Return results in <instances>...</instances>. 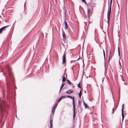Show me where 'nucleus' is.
<instances>
[{"mask_svg": "<svg viewBox=\"0 0 128 128\" xmlns=\"http://www.w3.org/2000/svg\"><path fill=\"white\" fill-rule=\"evenodd\" d=\"M67 82L68 84H71V82L68 80H67Z\"/></svg>", "mask_w": 128, "mask_h": 128, "instance_id": "2eb2a0df", "label": "nucleus"}, {"mask_svg": "<svg viewBox=\"0 0 128 128\" xmlns=\"http://www.w3.org/2000/svg\"><path fill=\"white\" fill-rule=\"evenodd\" d=\"M50 128H52V124H50Z\"/></svg>", "mask_w": 128, "mask_h": 128, "instance_id": "7c9ffc66", "label": "nucleus"}, {"mask_svg": "<svg viewBox=\"0 0 128 128\" xmlns=\"http://www.w3.org/2000/svg\"><path fill=\"white\" fill-rule=\"evenodd\" d=\"M57 106L56 104H55L54 106L53 107V108H54L55 109H56V107Z\"/></svg>", "mask_w": 128, "mask_h": 128, "instance_id": "412c9836", "label": "nucleus"}, {"mask_svg": "<svg viewBox=\"0 0 128 128\" xmlns=\"http://www.w3.org/2000/svg\"><path fill=\"white\" fill-rule=\"evenodd\" d=\"M62 36L63 38V39L64 40H65L66 39L65 34L64 32H63Z\"/></svg>", "mask_w": 128, "mask_h": 128, "instance_id": "9b49d317", "label": "nucleus"}, {"mask_svg": "<svg viewBox=\"0 0 128 128\" xmlns=\"http://www.w3.org/2000/svg\"><path fill=\"white\" fill-rule=\"evenodd\" d=\"M122 80H123V81H124V79H122Z\"/></svg>", "mask_w": 128, "mask_h": 128, "instance_id": "c9c22d12", "label": "nucleus"}, {"mask_svg": "<svg viewBox=\"0 0 128 128\" xmlns=\"http://www.w3.org/2000/svg\"><path fill=\"white\" fill-rule=\"evenodd\" d=\"M110 14H107L108 21L107 22L108 24V25L109 24L110 18Z\"/></svg>", "mask_w": 128, "mask_h": 128, "instance_id": "0eeeda50", "label": "nucleus"}, {"mask_svg": "<svg viewBox=\"0 0 128 128\" xmlns=\"http://www.w3.org/2000/svg\"><path fill=\"white\" fill-rule=\"evenodd\" d=\"M64 83H62V85L60 87V91L61 90V89H62V88H63V87L64 85Z\"/></svg>", "mask_w": 128, "mask_h": 128, "instance_id": "f8f14e48", "label": "nucleus"}, {"mask_svg": "<svg viewBox=\"0 0 128 128\" xmlns=\"http://www.w3.org/2000/svg\"><path fill=\"white\" fill-rule=\"evenodd\" d=\"M3 117V116H2V118H1V121L2 122V118Z\"/></svg>", "mask_w": 128, "mask_h": 128, "instance_id": "2f4dec72", "label": "nucleus"}, {"mask_svg": "<svg viewBox=\"0 0 128 128\" xmlns=\"http://www.w3.org/2000/svg\"><path fill=\"white\" fill-rule=\"evenodd\" d=\"M9 75L11 77H12V73L10 72V71H9Z\"/></svg>", "mask_w": 128, "mask_h": 128, "instance_id": "a211bd4d", "label": "nucleus"}, {"mask_svg": "<svg viewBox=\"0 0 128 128\" xmlns=\"http://www.w3.org/2000/svg\"><path fill=\"white\" fill-rule=\"evenodd\" d=\"M103 54H104V59H105V53L104 52V50H103Z\"/></svg>", "mask_w": 128, "mask_h": 128, "instance_id": "393cba45", "label": "nucleus"}, {"mask_svg": "<svg viewBox=\"0 0 128 128\" xmlns=\"http://www.w3.org/2000/svg\"><path fill=\"white\" fill-rule=\"evenodd\" d=\"M60 98H61V99H62L63 98H66V96H62Z\"/></svg>", "mask_w": 128, "mask_h": 128, "instance_id": "6ab92c4d", "label": "nucleus"}, {"mask_svg": "<svg viewBox=\"0 0 128 128\" xmlns=\"http://www.w3.org/2000/svg\"><path fill=\"white\" fill-rule=\"evenodd\" d=\"M82 1L84 2L85 3H86V2L85 1V0H82Z\"/></svg>", "mask_w": 128, "mask_h": 128, "instance_id": "cd10ccee", "label": "nucleus"}, {"mask_svg": "<svg viewBox=\"0 0 128 128\" xmlns=\"http://www.w3.org/2000/svg\"><path fill=\"white\" fill-rule=\"evenodd\" d=\"M113 55H109V61L110 60H111L112 58V56Z\"/></svg>", "mask_w": 128, "mask_h": 128, "instance_id": "f3484780", "label": "nucleus"}, {"mask_svg": "<svg viewBox=\"0 0 128 128\" xmlns=\"http://www.w3.org/2000/svg\"><path fill=\"white\" fill-rule=\"evenodd\" d=\"M74 90L72 89L70 90H67L66 92V93L68 94H70L73 92Z\"/></svg>", "mask_w": 128, "mask_h": 128, "instance_id": "20e7f679", "label": "nucleus"}, {"mask_svg": "<svg viewBox=\"0 0 128 128\" xmlns=\"http://www.w3.org/2000/svg\"><path fill=\"white\" fill-rule=\"evenodd\" d=\"M116 110V109H115V110H114V108H113L112 109V114H114V111H115Z\"/></svg>", "mask_w": 128, "mask_h": 128, "instance_id": "a878e982", "label": "nucleus"}, {"mask_svg": "<svg viewBox=\"0 0 128 128\" xmlns=\"http://www.w3.org/2000/svg\"><path fill=\"white\" fill-rule=\"evenodd\" d=\"M79 96L80 97V98L81 96V91H80L79 94Z\"/></svg>", "mask_w": 128, "mask_h": 128, "instance_id": "aec40b11", "label": "nucleus"}, {"mask_svg": "<svg viewBox=\"0 0 128 128\" xmlns=\"http://www.w3.org/2000/svg\"><path fill=\"white\" fill-rule=\"evenodd\" d=\"M111 7H112V4H110V8L108 11V12L107 14H110L111 12Z\"/></svg>", "mask_w": 128, "mask_h": 128, "instance_id": "6e6552de", "label": "nucleus"}, {"mask_svg": "<svg viewBox=\"0 0 128 128\" xmlns=\"http://www.w3.org/2000/svg\"><path fill=\"white\" fill-rule=\"evenodd\" d=\"M52 122H53L52 120L50 119V124H52Z\"/></svg>", "mask_w": 128, "mask_h": 128, "instance_id": "4be33fe9", "label": "nucleus"}, {"mask_svg": "<svg viewBox=\"0 0 128 128\" xmlns=\"http://www.w3.org/2000/svg\"><path fill=\"white\" fill-rule=\"evenodd\" d=\"M65 57V54L64 53L63 56V62H62L63 64H66Z\"/></svg>", "mask_w": 128, "mask_h": 128, "instance_id": "7ed1b4c3", "label": "nucleus"}, {"mask_svg": "<svg viewBox=\"0 0 128 128\" xmlns=\"http://www.w3.org/2000/svg\"><path fill=\"white\" fill-rule=\"evenodd\" d=\"M3 31L1 28L0 29V33H1Z\"/></svg>", "mask_w": 128, "mask_h": 128, "instance_id": "c85d7f7f", "label": "nucleus"}, {"mask_svg": "<svg viewBox=\"0 0 128 128\" xmlns=\"http://www.w3.org/2000/svg\"><path fill=\"white\" fill-rule=\"evenodd\" d=\"M64 24L65 25V28L66 30H67L68 29V26L67 25V22L66 20H65L64 21Z\"/></svg>", "mask_w": 128, "mask_h": 128, "instance_id": "1a4fd4ad", "label": "nucleus"}, {"mask_svg": "<svg viewBox=\"0 0 128 128\" xmlns=\"http://www.w3.org/2000/svg\"><path fill=\"white\" fill-rule=\"evenodd\" d=\"M8 26H4V27L2 28H1L2 30V31H4L5 30L6 28Z\"/></svg>", "mask_w": 128, "mask_h": 128, "instance_id": "9d476101", "label": "nucleus"}, {"mask_svg": "<svg viewBox=\"0 0 128 128\" xmlns=\"http://www.w3.org/2000/svg\"><path fill=\"white\" fill-rule=\"evenodd\" d=\"M56 104L57 106L58 105V103H57V102L56 103Z\"/></svg>", "mask_w": 128, "mask_h": 128, "instance_id": "473e14b6", "label": "nucleus"}, {"mask_svg": "<svg viewBox=\"0 0 128 128\" xmlns=\"http://www.w3.org/2000/svg\"><path fill=\"white\" fill-rule=\"evenodd\" d=\"M62 99H61V98H59V99H58V101H57V102H60V101Z\"/></svg>", "mask_w": 128, "mask_h": 128, "instance_id": "5701e85b", "label": "nucleus"}, {"mask_svg": "<svg viewBox=\"0 0 128 128\" xmlns=\"http://www.w3.org/2000/svg\"><path fill=\"white\" fill-rule=\"evenodd\" d=\"M63 75H64V76L63 77V78H62V81L63 82H64V81H65L66 80V78H65V77L64 76V74H63Z\"/></svg>", "mask_w": 128, "mask_h": 128, "instance_id": "ddd939ff", "label": "nucleus"}, {"mask_svg": "<svg viewBox=\"0 0 128 128\" xmlns=\"http://www.w3.org/2000/svg\"><path fill=\"white\" fill-rule=\"evenodd\" d=\"M56 104L57 106L58 105V103H57V102L56 103Z\"/></svg>", "mask_w": 128, "mask_h": 128, "instance_id": "72a5a7b5", "label": "nucleus"}, {"mask_svg": "<svg viewBox=\"0 0 128 128\" xmlns=\"http://www.w3.org/2000/svg\"><path fill=\"white\" fill-rule=\"evenodd\" d=\"M55 109L53 108L52 111V112L53 114H54V112L55 110Z\"/></svg>", "mask_w": 128, "mask_h": 128, "instance_id": "dca6fc26", "label": "nucleus"}, {"mask_svg": "<svg viewBox=\"0 0 128 128\" xmlns=\"http://www.w3.org/2000/svg\"><path fill=\"white\" fill-rule=\"evenodd\" d=\"M114 49L110 50V49L109 51V55H113V54L114 52Z\"/></svg>", "mask_w": 128, "mask_h": 128, "instance_id": "39448f33", "label": "nucleus"}, {"mask_svg": "<svg viewBox=\"0 0 128 128\" xmlns=\"http://www.w3.org/2000/svg\"><path fill=\"white\" fill-rule=\"evenodd\" d=\"M112 0H110V4H112Z\"/></svg>", "mask_w": 128, "mask_h": 128, "instance_id": "c756f323", "label": "nucleus"}, {"mask_svg": "<svg viewBox=\"0 0 128 128\" xmlns=\"http://www.w3.org/2000/svg\"><path fill=\"white\" fill-rule=\"evenodd\" d=\"M91 12V10L88 7V9H87V13L88 14V16L89 17V16L91 15L90 14V12Z\"/></svg>", "mask_w": 128, "mask_h": 128, "instance_id": "423d86ee", "label": "nucleus"}, {"mask_svg": "<svg viewBox=\"0 0 128 128\" xmlns=\"http://www.w3.org/2000/svg\"><path fill=\"white\" fill-rule=\"evenodd\" d=\"M78 86L79 88H80V83H79L78 85Z\"/></svg>", "mask_w": 128, "mask_h": 128, "instance_id": "b1692460", "label": "nucleus"}, {"mask_svg": "<svg viewBox=\"0 0 128 128\" xmlns=\"http://www.w3.org/2000/svg\"><path fill=\"white\" fill-rule=\"evenodd\" d=\"M66 97L68 98H70L72 99L73 101V118L74 119L75 116V111L76 110L75 105L74 104V97L69 96H67Z\"/></svg>", "mask_w": 128, "mask_h": 128, "instance_id": "f257e3e1", "label": "nucleus"}, {"mask_svg": "<svg viewBox=\"0 0 128 128\" xmlns=\"http://www.w3.org/2000/svg\"><path fill=\"white\" fill-rule=\"evenodd\" d=\"M84 105L86 108H88V106H87V104L85 103L84 102Z\"/></svg>", "mask_w": 128, "mask_h": 128, "instance_id": "4468645a", "label": "nucleus"}, {"mask_svg": "<svg viewBox=\"0 0 128 128\" xmlns=\"http://www.w3.org/2000/svg\"><path fill=\"white\" fill-rule=\"evenodd\" d=\"M118 55L119 56H120V52L119 49V47H118Z\"/></svg>", "mask_w": 128, "mask_h": 128, "instance_id": "bb28decb", "label": "nucleus"}, {"mask_svg": "<svg viewBox=\"0 0 128 128\" xmlns=\"http://www.w3.org/2000/svg\"><path fill=\"white\" fill-rule=\"evenodd\" d=\"M124 84H125V85H126V82H124Z\"/></svg>", "mask_w": 128, "mask_h": 128, "instance_id": "f704fd0d", "label": "nucleus"}, {"mask_svg": "<svg viewBox=\"0 0 128 128\" xmlns=\"http://www.w3.org/2000/svg\"><path fill=\"white\" fill-rule=\"evenodd\" d=\"M124 104H123L122 105V121H123L124 118V116L123 114V110H124Z\"/></svg>", "mask_w": 128, "mask_h": 128, "instance_id": "f03ea898", "label": "nucleus"}]
</instances>
